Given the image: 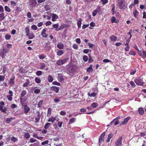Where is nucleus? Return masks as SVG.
Returning a JSON list of instances; mask_svg holds the SVG:
<instances>
[{
  "mask_svg": "<svg viewBox=\"0 0 146 146\" xmlns=\"http://www.w3.org/2000/svg\"><path fill=\"white\" fill-rule=\"evenodd\" d=\"M117 5L120 9H125L126 7V2L125 0H118Z\"/></svg>",
  "mask_w": 146,
  "mask_h": 146,
  "instance_id": "f03ea898",
  "label": "nucleus"
},
{
  "mask_svg": "<svg viewBox=\"0 0 146 146\" xmlns=\"http://www.w3.org/2000/svg\"><path fill=\"white\" fill-rule=\"evenodd\" d=\"M83 59L85 62H87L88 60V58L87 56L84 55L83 57Z\"/></svg>",
  "mask_w": 146,
  "mask_h": 146,
  "instance_id": "37998d69",
  "label": "nucleus"
},
{
  "mask_svg": "<svg viewBox=\"0 0 146 146\" xmlns=\"http://www.w3.org/2000/svg\"><path fill=\"white\" fill-rule=\"evenodd\" d=\"M5 79V77L3 75H0V81L1 82H3L4 80Z\"/></svg>",
  "mask_w": 146,
  "mask_h": 146,
  "instance_id": "603ef678",
  "label": "nucleus"
},
{
  "mask_svg": "<svg viewBox=\"0 0 146 146\" xmlns=\"http://www.w3.org/2000/svg\"><path fill=\"white\" fill-rule=\"evenodd\" d=\"M29 38L30 39H32L35 37V35L33 33H30L29 34V35H28Z\"/></svg>",
  "mask_w": 146,
  "mask_h": 146,
  "instance_id": "c9c22d12",
  "label": "nucleus"
},
{
  "mask_svg": "<svg viewBox=\"0 0 146 146\" xmlns=\"http://www.w3.org/2000/svg\"><path fill=\"white\" fill-rule=\"evenodd\" d=\"M73 47L75 49H77L78 48V45L76 44H74L73 45Z\"/></svg>",
  "mask_w": 146,
  "mask_h": 146,
  "instance_id": "774afa93",
  "label": "nucleus"
},
{
  "mask_svg": "<svg viewBox=\"0 0 146 146\" xmlns=\"http://www.w3.org/2000/svg\"><path fill=\"white\" fill-rule=\"evenodd\" d=\"M94 62V60L92 57L90 56L88 60V62L89 63H90Z\"/></svg>",
  "mask_w": 146,
  "mask_h": 146,
  "instance_id": "338daca9",
  "label": "nucleus"
},
{
  "mask_svg": "<svg viewBox=\"0 0 146 146\" xmlns=\"http://www.w3.org/2000/svg\"><path fill=\"white\" fill-rule=\"evenodd\" d=\"M6 53L3 51H1L0 53V56H1L2 58H4L6 55Z\"/></svg>",
  "mask_w": 146,
  "mask_h": 146,
  "instance_id": "ea45409f",
  "label": "nucleus"
},
{
  "mask_svg": "<svg viewBox=\"0 0 146 146\" xmlns=\"http://www.w3.org/2000/svg\"><path fill=\"white\" fill-rule=\"evenodd\" d=\"M52 111V109L50 108H49L48 109V111H47V116L49 117L51 115V113Z\"/></svg>",
  "mask_w": 146,
  "mask_h": 146,
  "instance_id": "f704fd0d",
  "label": "nucleus"
},
{
  "mask_svg": "<svg viewBox=\"0 0 146 146\" xmlns=\"http://www.w3.org/2000/svg\"><path fill=\"white\" fill-rule=\"evenodd\" d=\"M110 38L111 41L115 42L117 40V38L116 36L114 35H112L110 37Z\"/></svg>",
  "mask_w": 146,
  "mask_h": 146,
  "instance_id": "f3484780",
  "label": "nucleus"
},
{
  "mask_svg": "<svg viewBox=\"0 0 146 146\" xmlns=\"http://www.w3.org/2000/svg\"><path fill=\"white\" fill-rule=\"evenodd\" d=\"M24 137L26 139H29L30 137V135L28 133H25L24 135Z\"/></svg>",
  "mask_w": 146,
  "mask_h": 146,
  "instance_id": "e433bc0d",
  "label": "nucleus"
},
{
  "mask_svg": "<svg viewBox=\"0 0 146 146\" xmlns=\"http://www.w3.org/2000/svg\"><path fill=\"white\" fill-rule=\"evenodd\" d=\"M56 120V118L54 117H52L50 118L48 120V122H51L52 123H54Z\"/></svg>",
  "mask_w": 146,
  "mask_h": 146,
  "instance_id": "c756f323",
  "label": "nucleus"
},
{
  "mask_svg": "<svg viewBox=\"0 0 146 146\" xmlns=\"http://www.w3.org/2000/svg\"><path fill=\"white\" fill-rule=\"evenodd\" d=\"M138 111L140 115H142L144 114V111L143 109L142 108H140L138 109Z\"/></svg>",
  "mask_w": 146,
  "mask_h": 146,
  "instance_id": "393cba45",
  "label": "nucleus"
},
{
  "mask_svg": "<svg viewBox=\"0 0 146 146\" xmlns=\"http://www.w3.org/2000/svg\"><path fill=\"white\" fill-rule=\"evenodd\" d=\"M93 65L91 64L90 65V67H88L86 70V71L88 73L92 72L93 69L92 68Z\"/></svg>",
  "mask_w": 146,
  "mask_h": 146,
  "instance_id": "2eb2a0df",
  "label": "nucleus"
},
{
  "mask_svg": "<svg viewBox=\"0 0 146 146\" xmlns=\"http://www.w3.org/2000/svg\"><path fill=\"white\" fill-rule=\"evenodd\" d=\"M7 67L6 66H3V72L4 74L5 73L6 71Z\"/></svg>",
  "mask_w": 146,
  "mask_h": 146,
  "instance_id": "13d9d810",
  "label": "nucleus"
},
{
  "mask_svg": "<svg viewBox=\"0 0 146 146\" xmlns=\"http://www.w3.org/2000/svg\"><path fill=\"white\" fill-rule=\"evenodd\" d=\"M101 7L98 6L97 7L96 9L94 10L92 13V15L93 16H95L99 12L98 10H100Z\"/></svg>",
  "mask_w": 146,
  "mask_h": 146,
  "instance_id": "f8f14e48",
  "label": "nucleus"
},
{
  "mask_svg": "<svg viewBox=\"0 0 146 146\" xmlns=\"http://www.w3.org/2000/svg\"><path fill=\"white\" fill-rule=\"evenodd\" d=\"M130 117H128L124 119L123 121L120 123V125L126 124L127 123V121L130 119Z\"/></svg>",
  "mask_w": 146,
  "mask_h": 146,
  "instance_id": "1a4fd4ad",
  "label": "nucleus"
},
{
  "mask_svg": "<svg viewBox=\"0 0 146 146\" xmlns=\"http://www.w3.org/2000/svg\"><path fill=\"white\" fill-rule=\"evenodd\" d=\"M129 83L132 86V87L135 88V87L136 85L133 81H130Z\"/></svg>",
  "mask_w": 146,
  "mask_h": 146,
  "instance_id": "864d4df0",
  "label": "nucleus"
},
{
  "mask_svg": "<svg viewBox=\"0 0 146 146\" xmlns=\"http://www.w3.org/2000/svg\"><path fill=\"white\" fill-rule=\"evenodd\" d=\"M36 140L33 138H31L30 139V142L31 143H33L36 142Z\"/></svg>",
  "mask_w": 146,
  "mask_h": 146,
  "instance_id": "69168bd1",
  "label": "nucleus"
},
{
  "mask_svg": "<svg viewBox=\"0 0 146 146\" xmlns=\"http://www.w3.org/2000/svg\"><path fill=\"white\" fill-rule=\"evenodd\" d=\"M48 80L49 82H52L53 80V78L52 76L50 75L48 76Z\"/></svg>",
  "mask_w": 146,
  "mask_h": 146,
  "instance_id": "58836bf2",
  "label": "nucleus"
},
{
  "mask_svg": "<svg viewBox=\"0 0 146 146\" xmlns=\"http://www.w3.org/2000/svg\"><path fill=\"white\" fill-rule=\"evenodd\" d=\"M51 90L56 93L58 92L59 91V88L56 86H52L51 88Z\"/></svg>",
  "mask_w": 146,
  "mask_h": 146,
  "instance_id": "4be33fe9",
  "label": "nucleus"
},
{
  "mask_svg": "<svg viewBox=\"0 0 146 146\" xmlns=\"http://www.w3.org/2000/svg\"><path fill=\"white\" fill-rule=\"evenodd\" d=\"M51 123H47L44 125V128L45 129H47L50 126Z\"/></svg>",
  "mask_w": 146,
  "mask_h": 146,
  "instance_id": "473e14b6",
  "label": "nucleus"
},
{
  "mask_svg": "<svg viewBox=\"0 0 146 146\" xmlns=\"http://www.w3.org/2000/svg\"><path fill=\"white\" fill-rule=\"evenodd\" d=\"M97 94L96 93H95L94 92H93L91 93H90V92H88V95L90 97H94Z\"/></svg>",
  "mask_w": 146,
  "mask_h": 146,
  "instance_id": "7c9ffc66",
  "label": "nucleus"
},
{
  "mask_svg": "<svg viewBox=\"0 0 146 146\" xmlns=\"http://www.w3.org/2000/svg\"><path fill=\"white\" fill-rule=\"evenodd\" d=\"M46 56L43 54H42L38 56V57L40 59H42L45 58Z\"/></svg>",
  "mask_w": 146,
  "mask_h": 146,
  "instance_id": "09e8293b",
  "label": "nucleus"
},
{
  "mask_svg": "<svg viewBox=\"0 0 146 146\" xmlns=\"http://www.w3.org/2000/svg\"><path fill=\"white\" fill-rule=\"evenodd\" d=\"M55 102H58L60 104L58 105V107H61L62 106H65L70 103H72V102H67L66 101H55Z\"/></svg>",
  "mask_w": 146,
  "mask_h": 146,
  "instance_id": "20e7f679",
  "label": "nucleus"
},
{
  "mask_svg": "<svg viewBox=\"0 0 146 146\" xmlns=\"http://www.w3.org/2000/svg\"><path fill=\"white\" fill-rule=\"evenodd\" d=\"M82 20L81 18H79V19L78 20L77 25L78 28H81V26L82 24Z\"/></svg>",
  "mask_w": 146,
  "mask_h": 146,
  "instance_id": "b1692460",
  "label": "nucleus"
},
{
  "mask_svg": "<svg viewBox=\"0 0 146 146\" xmlns=\"http://www.w3.org/2000/svg\"><path fill=\"white\" fill-rule=\"evenodd\" d=\"M40 90L38 89H35L34 90V92L35 94H38L40 92Z\"/></svg>",
  "mask_w": 146,
  "mask_h": 146,
  "instance_id": "4d7b16f0",
  "label": "nucleus"
},
{
  "mask_svg": "<svg viewBox=\"0 0 146 146\" xmlns=\"http://www.w3.org/2000/svg\"><path fill=\"white\" fill-rule=\"evenodd\" d=\"M15 117H10V118H7L6 120V122L7 123H10L11 121L12 120L15 119Z\"/></svg>",
  "mask_w": 146,
  "mask_h": 146,
  "instance_id": "a878e982",
  "label": "nucleus"
},
{
  "mask_svg": "<svg viewBox=\"0 0 146 146\" xmlns=\"http://www.w3.org/2000/svg\"><path fill=\"white\" fill-rule=\"evenodd\" d=\"M25 31H26V35L27 36H28V35H29V34H30L29 30L28 28L27 29L26 28H25Z\"/></svg>",
  "mask_w": 146,
  "mask_h": 146,
  "instance_id": "6e6d98bb",
  "label": "nucleus"
},
{
  "mask_svg": "<svg viewBox=\"0 0 146 146\" xmlns=\"http://www.w3.org/2000/svg\"><path fill=\"white\" fill-rule=\"evenodd\" d=\"M44 7L46 11L49 10L51 9L50 6L48 5H45Z\"/></svg>",
  "mask_w": 146,
  "mask_h": 146,
  "instance_id": "72a5a7b5",
  "label": "nucleus"
},
{
  "mask_svg": "<svg viewBox=\"0 0 146 146\" xmlns=\"http://www.w3.org/2000/svg\"><path fill=\"white\" fill-rule=\"evenodd\" d=\"M76 66L75 65H72L70 66L67 69L68 74L71 76L74 75L76 70Z\"/></svg>",
  "mask_w": 146,
  "mask_h": 146,
  "instance_id": "f257e3e1",
  "label": "nucleus"
},
{
  "mask_svg": "<svg viewBox=\"0 0 146 146\" xmlns=\"http://www.w3.org/2000/svg\"><path fill=\"white\" fill-rule=\"evenodd\" d=\"M15 80V77L14 76L13 78L10 80L9 85H10L11 86L13 85L14 84V81Z\"/></svg>",
  "mask_w": 146,
  "mask_h": 146,
  "instance_id": "412c9836",
  "label": "nucleus"
},
{
  "mask_svg": "<svg viewBox=\"0 0 146 146\" xmlns=\"http://www.w3.org/2000/svg\"><path fill=\"white\" fill-rule=\"evenodd\" d=\"M52 84L54 85H57L58 86H60V84L56 81H54L53 82Z\"/></svg>",
  "mask_w": 146,
  "mask_h": 146,
  "instance_id": "e2e57ef3",
  "label": "nucleus"
},
{
  "mask_svg": "<svg viewBox=\"0 0 146 146\" xmlns=\"http://www.w3.org/2000/svg\"><path fill=\"white\" fill-rule=\"evenodd\" d=\"M11 37V36L9 34H6L5 36V38L7 40H9Z\"/></svg>",
  "mask_w": 146,
  "mask_h": 146,
  "instance_id": "3c124183",
  "label": "nucleus"
},
{
  "mask_svg": "<svg viewBox=\"0 0 146 146\" xmlns=\"http://www.w3.org/2000/svg\"><path fill=\"white\" fill-rule=\"evenodd\" d=\"M116 18L115 17L113 16L112 17L111 19V23H117L118 22L116 21Z\"/></svg>",
  "mask_w": 146,
  "mask_h": 146,
  "instance_id": "2f4dec72",
  "label": "nucleus"
},
{
  "mask_svg": "<svg viewBox=\"0 0 146 146\" xmlns=\"http://www.w3.org/2000/svg\"><path fill=\"white\" fill-rule=\"evenodd\" d=\"M75 118H72L71 119H69V124H70L71 123H70V122H71V123H74V122L75 121Z\"/></svg>",
  "mask_w": 146,
  "mask_h": 146,
  "instance_id": "a18cd8bd",
  "label": "nucleus"
},
{
  "mask_svg": "<svg viewBox=\"0 0 146 146\" xmlns=\"http://www.w3.org/2000/svg\"><path fill=\"white\" fill-rule=\"evenodd\" d=\"M58 78L60 81H63L64 80L63 74H58Z\"/></svg>",
  "mask_w": 146,
  "mask_h": 146,
  "instance_id": "a211bd4d",
  "label": "nucleus"
},
{
  "mask_svg": "<svg viewBox=\"0 0 146 146\" xmlns=\"http://www.w3.org/2000/svg\"><path fill=\"white\" fill-rule=\"evenodd\" d=\"M46 31L45 28L43 29L41 33V35L43 38H46L48 36V34L46 33Z\"/></svg>",
  "mask_w": 146,
  "mask_h": 146,
  "instance_id": "9d476101",
  "label": "nucleus"
},
{
  "mask_svg": "<svg viewBox=\"0 0 146 146\" xmlns=\"http://www.w3.org/2000/svg\"><path fill=\"white\" fill-rule=\"evenodd\" d=\"M26 94L27 92L26 90H23L22 91L21 94V98L23 97L24 96L26 95Z\"/></svg>",
  "mask_w": 146,
  "mask_h": 146,
  "instance_id": "a19ab883",
  "label": "nucleus"
},
{
  "mask_svg": "<svg viewBox=\"0 0 146 146\" xmlns=\"http://www.w3.org/2000/svg\"><path fill=\"white\" fill-rule=\"evenodd\" d=\"M52 15V21H56V19L58 18V16L55 14H51Z\"/></svg>",
  "mask_w": 146,
  "mask_h": 146,
  "instance_id": "4468645a",
  "label": "nucleus"
},
{
  "mask_svg": "<svg viewBox=\"0 0 146 146\" xmlns=\"http://www.w3.org/2000/svg\"><path fill=\"white\" fill-rule=\"evenodd\" d=\"M11 140L12 142H15L17 141V139L15 138V137H13L11 138Z\"/></svg>",
  "mask_w": 146,
  "mask_h": 146,
  "instance_id": "8fccbe9b",
  "label": "nucleus"
},
{
  "mask_svg": "<svg viewBox=\"0 0 146 146\" xmlns=\"http://www.w3.org/2000/svg\"><path fill=\"white\" fill-rule=\"evenodd\" d=\"M139 12L135 9L133 12V15L135 17L137 18Z\"/></svg>",
  "mask_w": 146,
  "mask_h": 146,
  "instance_id": "bb28decb",
  "label": "nucleus"
},
{
  "mask_svg": "<svg viewBox=\"0 0 146 146\" xmlns=\"http://www.w3.org/2000/svg\"><path fill=\"white\" fill-rule=\"evenodd\" d=\"M49 141L48 140H46L41 143V144L42 145H44L48 144Z\"/></svg>",
  "mask_w": 146,
  "mask_h": 146,
  "instance_id": "bf43d9fd",
  "label": "nucleus"
},
{
  "mask_svg": "<svg viewBox=\"0 0 146 146\" xmlns=\"http://www.w3.org/2000/svg\"><path fill=\"white\" fill-rule=\"evenodd\" d=\"M136 72V70L135 69H134L133 70H131V72H130V74L131 75H133Z\"/></svg>",
  "mask_w": 146,
  "mask_h": 146,
  "instance_id": "49530a36",
  "label": "nucleus"
},
{
  "mask_svg": "<svg viewBox=\"0 0 146 146\" xmlns=\"http://www.w3.org/2000/svg\"><path fill=\"white\" fill-rule=\"evenodd\" d=\"M33 136L34 137L37 138V139L39 140H41L43 138V137H38L37 134L36 133H33Z\"/></svg>",
  "mask_w": 146,
  "mask_h": 146,
  "instance_id": "5701e85b",
  "label": "nucleus"
},
{
  "mask_svg": "<svg viewBox=\"0 0 146 146\" xmlns=\"http://www.w3.org/2000/svg\"><path fill=\"white\" fill-rule=\"evenodd\" d=\"M68 58H65L62 60H58L56 62V64L59 66H61L67 61Z\"/></svg>",
  "mask_w": 146,
  "mask_h": 146,
  "instance_id": "39448f33",
  "label": "nucleus"
},
{
  "mask_svg": "<svg viewBox=\"0 0 146 146\" xmlns=\"http://www.w3.org/2000/svg\"><path fill=\"white\" fill-rule=\"evenodd\" d=\"M35 123H37L39 122L40 118V113L39 112H37V114L35 115Z\"/></svg>",
  "mask_w": 146,
  "mask_h": 146,
  "instance_id": "9b49d317",
  "label": "nucleus"
},
{
  "mask_svg": "<svg viewBox=\"0 0 146 146\" xmlns=\"http://www.w3.org/2000/svg\"><path fill=\"white\" fill-rule=\"evenodd\" d=\"M36 3V2L35 0H29V4L31 7H33L35 6Z\"/></svg>",
  "mask_w": 146,
  "mask_h": 146,
  "instance_id": "0eeeda50",
  "label": "nucleus"
},
{
  "mask_svg": "<svg viewBox=\"0 0 146 146\" xmlns=\"http://www.w3.org/2000/svg\"><path fill=\"white\" fill-rule=\"evenodd\" d=\"M105 132H103L102 134L100 135V138L99 139V142L100 143H101L104 141V137L105 136Z\"/></svg>",
  "mask_w": 146,
  "mask_h": 146,
  "instance_id": "423d86ee",
  "label": "nucleus"
},
{
  "mask_svg": "<svg viewBox=\"0 0 146 146\" xmlns=\"http://www.w3.org/2000/svg\"><path fill=\"white\" fill-rule=\"evenodd\" d=\"M26 80V82L23 84V86L24 87L28 86L30 83L29 79H27Z\"/></svg>",
  "mask_w": 146,
  "mask_h": 146,
  "instance_id": "c85d7f7f",
  "label": "nucleus"
},
{
  "mask_svg": "<svg viewBox=\"0 0 146 146\" xmlns=\"http://www.w3.org/2000/svg\"><path fill=\"white\" fill-rule=\"evenodd\" d=\"M5 11L8 12H10L11 11V9L7 6H6L5 7Z\"/></svg>",
  "mask_w": 146,
  "mask_h": 146,
  "instance_id": "de8ad7c7",
  "label": "nucleus"
},
{
  "mask_svg": "<svg viewBox=\"0 0 146 146\" xmlns=\"http://www.w3.org/2000/svg\"><path fill=\"white\" fill-rule=\"evenodd\" d=\"M98 106V104L96 103H93L91 104V107L92 108H95Z\"/></svg>",
  "mask_w": 146,
  "mask_h": 146,
  "instance_id": "c03bdc74",
  "label": "nucleus"
},
{
  "mask_svg": "<svg viewBox=\"0 0 146 146\" xmlns=\"http://www.w3.org/2000/svg\"><path fill=\"white\" fill-rule=\"evenodd\" d=\"M111 6L112 7V9L111 10L112 12L113 13V14L115 11V5L114 4H112L111 5Z\"/></svg>",
  "mask_w": 146,
  "mask_h": 146,
  "instance_id": "052dcab7",
  "label": "nucleus"
},
{
  "mask_svg": "<svg viewBox=\"0 0 146 146\" xmlns=\"http://www.w3.org/2000/svg\"><path fill=\"white\" fill-rule=\"evenodd\" d=\"M52 26L53 28L55 29V30L56 31H57L60 30L61 29H62L64 28V27H63L62 28H59V29H58V23L56 24H53Z\"/></svg>",
  "mask_w": 146,
  "mask_h": 146,
  "instance_id": "ddd939ff",
  "label": "nucleus"
},
{
  "mask_svg": "<svg viewBox=\"0 0 146 146\" xmlns=\"http://www.w3.org/2000/svg\"><path fill=\"white\" fill-rule=\"evenodd\" d=\"M143 54V56L144 58H146V51H144L143 50H142Z\"/></svg>",
  "mask_w": 146,
  "mask_h": 146,
  "instance_id": "0e129e2a",
  "label": "nucleus"
},
{
  "mask_svg": "<svg viewBox=\"0 0 146 146\" xmlns=\"http://www.w3.org/2000/svg\"><path fill=\"white\" fill-rule=\"evenodd\" d=\"M64 53L63 51L62 50H59L57 52V55L58 56H60L63 54Z\"/></svg>",
  "mask_w": 146,
  "mask_h": 146,
  "instance_id": "cd10ccee",
  "label": "nucleus"
},
{
  "mask_svg": "<svg viewBox=\"0 0 146 146\" xmlns=\"http://www.w3.org/2000/svg\"><path fill=\"white\" fill-rule=\"evenodd\" d=\"M35 81L37 84H39L41 82V80L38 77H36L35 78Z\"/></svg>",
  "mask_w": 146,
  "mask_h": 146,
  "instance_id": "79ce46f5",
  "label": "nucleus"
},
{
  "mask_svg": "<svg viewBox=\"0 0 146 146\" xmlns=\"http://www.w3.org/2000/svg\"><path fill=\"white\" fill-rule=\"evenodd\" d=\"M31 27L32 29L34 30L35 31L37 29V27L35 25H32Z\"/></svg>",
  "mask_w": 146,
  "mask_h": 146,
  "instance_id": "5fc2aeb1",
  "label": "nucleus"
},
{
  "mask_svg": "<svg viewBox=\"0 0 146 146\" xmlns=\"http://www.w3.org/2000/svg\"><path fill=\"white\" fill-rule=\"evenodd\" d=\"M36 74L37 76H39L41 75L42 74V72L41 71H38L36 72Z\"/></svg>",
  "mask_w": 146,
  "mask_h": 146,
  "instance_id": "680f3d73",
  "label": "nucleus"
},
{
  "mask_svg": "<svg viewBox=\"0 0 146 146\" xmlns=\"http://www.w3.org/2000/svg\"><path fill=\"white\" fill-rule=\"evenodd\" d=\"M24 112L25 113H27L30 111V108L27 106L26 105L24 106Z\"/></svg>",
  "mask_w": 146,
  "mask_h": 146,
  "instance_id": "dca6fc26",
  "label": "nucleus"
},
{
  "mask_svg": "<svg viewBox=\"0 0 146 146\" xmlns=\"http://www.w3.org/2000/svg\"><path fill=\"white\" fill-rule=\"evenodd\" d=\"M122 137H119V138L115 143V145L116 146H121L122 145Z\"/></svg>",
  "mask_w": 146,
  "mask_h": 146,
  "instance_id": "6e6552de",
  "label": "nucleus"
},
{
  "mask_svg": "<svg viewBox=\"0 0 146 146\" xmlns=\"http://www.w3.org/2000/svg\"><path fill=\"white\" fill-rule=\"evenodd\" d=\"M3 108V106L0 105V110H1L2 112L6 113L7 112L6 111L7 110V108L5 107L4 108Z\"/></svg>",
  "mask_w": 146,
  "mask_h": 146,
  "instance_id": "6ab92c4d",
  "label": "nucleus"
},
{
  "mask_svg": "<svg viewBox=\"0 0 146 146\" xmlns=\"http://www.w3.org/2000/svg\"><path fill=\"white\" fill-rule=\"evenodd\" d=\"M5 17L4 13L0 14V21L3 20Z\"/></svg>",
  "mask_w": 146,
  "mask_h": 146,
  "instance_id": "4c0bfd02",
  "label": "nucleus"
},
{
  "mask_svg": "<svg viewBox=\"0 0 146 146\" xmlns=\"http://www.w3.org/2000/svg\"><path fill=\"white\" fill-rule=\"evenodd\" d=\"M57 46L60 49H63L64 47V45L62 43L60 42L58 43L57 45Z\"/></svg>",
  "mask_w": 146,
  "mask_h": 146,
  "instance_id": "aec40b11",
  "label": "nucleus"
},
{
  "mask_svg": "<svg viewBox=\"0 0 146 146\" xmlns=\"http://www.w3.org/2000/svg\"><path fill=\"white\" fill-rule=\"evenodd\" d=\"M134 81L137 85L143 86L144 84L143 80V78L141 77H138L135 78L134 79Z\"/></svg>",
  "mask_w": 146,
  "mask_h": 146,
  "instance_id": "7ed1b4c3",
  "label": "nucleus"
}]
</instances>
